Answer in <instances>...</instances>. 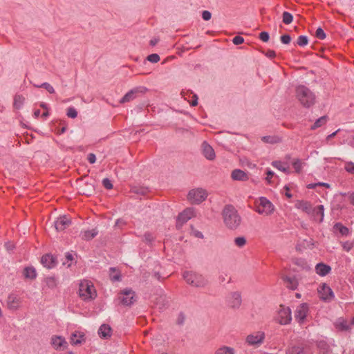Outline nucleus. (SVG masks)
Masks as SVG:
<instances>
[{
    "instance_id": "f8f14e48",
    "label": "nucleus",
    "mask_w": 354,
    "mask_h": 354,
    "mask_svg": "<svg viewBox=\"0 0 354 354\" xmlns=\"http://www.w3.org/2000/svg\"><path fill=\"white\" fill-rule=\"evenodd\" d=\"M194 216V211L192 208H187L179 214L176 220V227L180 229L183 224Z\"/></svg>"
},
{
    "instance_id": "37998d69",
    "label": "nucleus",
    "mask_w": 354,
    "mask_h": 354,
    "mask_svg": "<svg viewBox=\"0 0 354 354\" xmlns=\"http://www.w3.org/2000/svg\"><path fill=\"white\" fill-rule=\"evenodd\" d=\"M262 140L265 142H267V143H277V142H279V138L277 137H274V136H263L262 138Z\"/></svg>"
},
{
    "instance_id": "0eeeda50",
    "label": "nucleus",
    "mask_w": 354,
    "mask_h": 354,
    "mask_svg": "<svg viewBox=\"0 0 354 354\" xmlns=\"http://www.w3.org/2000/svg\"><path fill=\"white\" fill-rule=\"evenodd\" d=\"M256 211L259 214H270L274 211V206L272 203L265 197H261L257 202Z\"/></svg>"
},
{
    "instance_id": "58836bf2",
    "label": "nucleus",
    "mask_w": 354,
    "mask_h": 354,
    "mask_svg": "<svg viewBox=\"0 0 354 354\" xmlns=\"http://www.w3.org/2000/svg\"><path fill=\"white\" fill-rule=\"evenodd\" d=\"M110 278L113 281H119L121 280V274L120 272H118L115 274H112V272H115L117 271L115 268H110Z\"/></svg>"
},
{
    "instance_id": "c85d7f7f",
    "label": "nucleus",
    "mask_w": 354,
    "mask_h": 354,
    "mask_svg": "<svg viewBox=\"0 0 354 354\" xmlns=\"http://www.w3.org/2000/svg\"><path fill=\"white\" fill-rule=\"evenodd\" d=\"M333 229L335 231H338L342 236H348L349 234V229L341 223H336L333 226Z\"/></svg>"
},
{
    "instance_id": "b1692460",
    "label": "nucleus",
    "mask_w": 354,
    "mask_h": 354,
    "mask_svg": "<svg viewBox=\"0 0 354 354\" xmlns=\"http://www.w3.org/2000/svg\"><path fill=\"white\" fill-rule=\"evenodd\" d=\"M296 206L297 208L301 209L303 212L308 214H310V212L313 211L311 203L306 201H299L297 203Z\"/></svg>"
},
{
    "instance_id": "6e6552de",
    "label": "nucleus",
    "mask_w": 354,
    "mask_h": 354,
    "mask_svg": "<svg viewBox=\"0 0 354 354\" xmlns=\"http://www.w3.org/2000/svg\"><path fill=\"white\" fill-rule=\"evenodd\" d=\"M265 333L262 331H257L248 335L245 338V342L251 346L259 347L265 339Z\"/></svg>"
},
{
    "instance_id": "2f4dec72",
    "label": "nucleus",
    "mask_w": 354,
    "mask_h": 354,
    "mask_svg": "<svg viewBox=\"0 0 354 354\" xmlns=\"http://www.w3.org/2000/svg\"><path fill=\"white\" fill-rule=\"evenodd\" d=\"M131 192L137 195L145 196L148 192V189L144 187L133 186L131 188Z\"/></svg>"
},
{
    "instance_id": "f3484780",
    "label": "nucleus",
    "mask_w": 354,
    "mask_h": 354,
    "mask_svg": "<svg viewBox=\"0 0 354 354\" xmlns=\"http://www.w3.org/2000/svg\"><path fill=\"white\" fill-rule=\"evenodd\" d=\"M313 211L310 212V214L315 221H318L319 223L322 222L324 216V207L322 205H319L313 208Z\"/></svg>"
},
{
    "instance_id": "7ed1b4c3",
    "label": "nucleus",
    "mask_w": 354,
    "mask_h": 354,
    "mask_svg": "<svg viewBox=\"0 0 354 354\" xmlns=\"http://www.w3.org/2000/svg\"><path fill=\"white\" fill-rule=\"evenodd\" d=\"M183 276L186 282L192 286L203 288L207 284V280L201 274L192 271H185Z\"/></svg>"
},
{
    "instance_id": "a18cd8bd",
    "label": "nucleus",
    "mask_w": 354,
    "mask_h": 354,
    "mask_svg": "<svg viewBox=\"0 0 354 354\" xmlns=\"http://www.w3.org/2000/svg\"><path fill=\"white\" fill-rule=\"evenodd\" d=\"M234 243L236 245L238 246L239 248H242L245 245L246 239L243 236L236 237L234 239Z\"/></svg>"
},
{
    "instance_id": "4be33fe9",
    "label": "nucleus",
    "mask_w": 354,
    "mask_h": 354,
    "mask_svg": "<svg viewBox=\"0 0 354 354\" xmlns=\"http://www.w3.org/2000/svg\"><path fill=\"white\" fill-rule=\"evenodd\" d=\"M111 328L108 324H102L98 330V334L100 337L104 339H108L111 336Z\"/></svg>"
},
{
    "instance_id": "680f3d73",
    "label": "nucleus",
    "mask_w": 354,
    "mask_h": 354,
    "mask_svg": "<svg viewBox=\"0 0 354 354\" xmlns=\"http://www.w3.org/2000/svg\"><path fill=\"white\" fill-rule=\"evenodd\" d=\"M87 160L91 164H93L96 161V156L94 153H90L88 155Z\"/></svg>"
},
{
    "instance_id": "5fc2aeb1",
    "label": "nucleus",
    "mask_w": 354,
    "mask_h": 354,
    "mask_svg": "<svg viewBox=\"0 0 354 354\" xmlns=\"http://www.w3.org/2000/svg\"><path fill=\"white\" fill-rule=\"evenodd\" d=\"M281 41L284 44H288L291 41V37L289 35H283L280 37Z\"/></svg>"
},
{
    "instance_id": "412c9836",
    "label": "nucleus",
    "mask_w": 354,
    "mask_h": 354,
    "mask_svg": "<svg viewBox=\"0 0 354 354\" xmlns=\"http://www.w3.org/2000/svg\"><path fill=\"white\" fill-rule=\"evenodd\" d=\"M330 270L331 268L323 263H319L315 266L316 273L322 277L327 275Z\"/></svg>"
},
{
    "instance_id": "9b49d317",
    "label": "nucleus",
    "mask_w": 354,
    "mask_h": 354,
    "mask_svg": "<svg viewBox=\"0 0 354 354\" xmlns=\"http://www.w3.org/2000/svg\"><path fill=\"white\" fill-rule=\"evenodd\" d=\"M308 306L306 303L301 304L297 307V309L295 311V318L300 325L304 323L308 313Z\"/></svg>"
},
{
    "instance_id": "c756f323",
    "label": "nucleus",
    "mask_w": 354,
    "mask_h": 354,
    "mask_svg": "<svg viewBox=\"0 0 354 354\" xmlns=\"http://www.w3.org/2000/svg\"><path fill=\"white\" fill-rule=\"evenodd\" d=\"M286 354H306L305 348L301 346H293L287 350Z\"/></svg>"
},
{
    "instance_id": "49530a36",
    "label": "nucleus",
    "mask_w": 354,
    "mask_h": 354,
    "mask_svg": "<svg viewBox=\"0 0 354 354\" xmlns=\"http://www.w3.org/2000/svg\"><path fill=\"white\" fill-rule=\"evenodd\" d=\"M160 56L156 53H153L147 57V59L151 63H157L160 61Z\"/></svg>"
},
{
    "instance_id": "ddd939ff",
    "label": "nucleus",
    "mask_w": 354,
    "mask_h": 354,
    "mask_svg": "<svg viewBox=\"0 0 354 354\" xmlns=\"http://www.w3.org/2000/svg\"><path fill=\"white\" fill-rule=\"evenodd\" d=\"M318 290L321 298L324 301H330L335 297L332 289L326 283L320 285Z\"/></svg>"
},
{
    "instance_id": "f257e3e1",
    "label": "nucleus",
    "mask_w": 354,
    "mask_h": 354,
    "mask_svg": "<svg viewBox=\"0 0 354 354\" xmlns=\"http://www.w3.org/2000/svg\"><path fill=\"white\" fill-rule=\"evenodd\" d=\"M225 225L230 230L237 229L241 223V217L232 205H226L222 210Z\"/></svg>"
},
{
    "instance_id": "4468645a",
    "label": "nucleus",
    "mask_w": 354,
    "mask_h": 354,
    "mask_svg": "<svg viewBox=\"0 0 354 354\" xmlns=\"http://www.w3.org/2000/svg\"><path fill=\"white\" fill-rule=\"evenodd\" d=\"M241 301V293L239 292H231L227 299L228 305L232 308H239Z\"/></svg>"
},
{
    "instance_id": "9d476101",
    "label": "nucleus",
    "mask_w": 354,
    "mask_h": 354,
    "mask_svg": "<svg viewBox=\"0 0 354 354\" xmlns=\"http://www.w3.org/2000/svg\"><path fill=\"white\" fill-rule=\"evenodd\" d=\"M147 91V88L145 86H138L136 87L128 93H127L124 97L120 100V103H125L133 100V99L139 97L140 95L144 94Z\"/></svg>"
},
{
    "instance_id": "dca6fc26",
    "label": "nucleus",
    "mask_w": 354,
    "mask_h": 354,
    "mask_svg": "<svg viewBox=\"0 0 354 354\" xmlns=\"http://www.w3.org/2000/svg\"><path fill=\"white\" fill-rule=\"evenodd\" d=\"M41 263L44 267L50 269L56 266L57 259L50 254H46L41 257Z\"/></svg>"
},
{
    "instance_id": "de8ad7c7",
    "label": "nucleus",
    "mask_w": 354,
    "mask_h": 354,
    "mask_svg": "<svg viewBox=\"0 0 354 354\" xmlns=\"http://www.w3.org/2000/svg\"><path fill=\"white\" fill-rule=\"evenodd\" d=\"M66 115L68 118H75L77 116V111L73 107H69L67 109Z\"/></svg>"
},
{
    "instance_id": "0e129e2a",
    "label": "nucleus",
    "mask_w": 354,
    "mask_h": 354,
    "mask_svg": "<svg viewBox=\"0 0 354 354\" xmlns=\"http://www.w3.org/2000/svg\"><path fill=\"white\" fill-rule=\"evenodd\" d=\"M193 97H194V100L192 101L190 104L192 106H195L198 104V97H197L196 95H194Z\"/></svg>"
},
{
    "instance_id": "423d86ee",
    "label": "nucleus",
    "mask_w": 354,
    "mask_h": 354,
    "mask_svg": "<svg viewBox=\"0 0 354 354\" xmlns=\"http://www.w3.org/2000/svg\"><path fill=\"white\" fill-rule=\"evenodd\" d=\"M280 308L278 310L277 316V321L281 325L289 324L292 321V313L289 307H286L284 305H280Z\"/></svg>"
},
{
    "instance_id": "aec40b11",
    "label": "nucleus",
    "mask_w": 354,
    "mask_h": 354,
    "mask_svg": "<svg viewBox=\"0 0 354 354\" xmlns=\"http://www.w3.org/2000/svg\"><path fill=\"white\" fill-rule=\"evenodd\" d=\"M231 176L234 180L246 181L248 180V174L241 169H234L232 171Z\"/></svg>"
},
{
    "instance_id": "bf43d9fd",
    "label": "nucleus",
    "mask_w": 354,
    "mask_h": 354,
    "mask_svg": "<svg viewBox=\"0 0 354 354\" xmlns=\"http://www.w3.org/2000/svg\"><path fill=\"white\" fill-rule=\"evenodd\" d=\"M59 124H62L63 126H62V127L61 129H57V133L58 135H61V134L64 133L66 131V125L64 121H61L59 122Z\"/></svg>"
},
{
    "instance_id": "4c0bfd02",
    "label": "nucleus",
    "mask_w": 354,
    "mask_h": 354,
    "mask_svg": "<svg viewBox=\"0 0 354 354\" xmlns=\"http://www.w3.org/2000/svg\"><path fill=\"white\" fill-rule=\"evenodd\" d=\"M282 21L285 24H290L293 21V16L288 12H283L282 15Z\"/></svg>"
},
{
    "instance_id": "e433bc0d",
    "label": "nucleus",
    "mask_w": 354,
    "mask_h": 354,
    "mask_svg": "<svg viewBox=\"0 0 354 354\" xmlns=\"http://www.w3.org/2000/svg\"><path fill=\"white\" fill-rule=\"evenodd\" d=\"M292 165L295 169L296 173L299 174L302 170V165L303 162L300 159H295L293 160Z\"/></svg>"
},
{
    "instance_id": "cd10ccee",
    "label": "nucleus",
    "mask_w": 354,
    "mask_h": 354,
    "mask_svg": "<svg viewBox=\"0 0 354 354\" xmlns=\"http://www.w3.org/2000/svg\"><path fill=\"white\" fill-rule=\"evenodd\" d=\"M19 299L14 295H10L8 297V306L10 309H17L18 307Z\"/></svg>"
},
{
    "instance_id": "774afa93",
    "label": "nucleus",
    "mask_w": 354,
    "mask_h": 354,
    "mask_svg": "<svg viewBox=\"0 0 354 354\" xmlns=\"http://www.w3.org/2000/svg\"><path fill=\"white\" fill-rule=\"evenodd\" d=\"M5 246L8 250H12L13 249V245L11 243H6Z\"/></svg>"
},
{
    "instance_id": "e2e57ef3",
    "label": "nucleus",
    "mask_w": 354,
    "mask_h": 354,
    "mask_svg": "<svg viewBox=\"0 0 354 354\" xmlns=\"http://www.w3.org/2000/svg\"><path fill=\"white\" fill-rule=\"evenodd\" d=\"M266 55L269 58H274L276 57V53L272 50H268Z\"/></svg>"
},
{
    "instance_id": "4d7b16f0",
    "label": "nucleus",
    "mask_w": 354,
    "mask_h": 354,
    "mask_svg": "<svg viewBox=\"0 0 354 354\" xmlns=\"http://www.w3.org/2000/svg\"><path fill=\"white\" fill-rule=\"evenodd\" d=\"M266 174L267 176L266 178V180L268 183L270 184L271 183V178L274 176V173L272 171L268 169L266 171Z\"/></svg>"
},
{
    "instance_id": "f704fd0d",
    "label": "nucleus",
    "mask_w": 354,
    "mask_h": 354,
    "mask_svg": "<svg viewBox=\"0 0 354 354\" xmlns=\"http://www.w3.org/2000/svg\"><path fill=\"white\" fill-rule=\"evenodd\" d=\"M216 354H234V350L231 347L222 346L216 351Z\"/></svg>"
},
{
    "instance_id": "3c124183",
    "label": "nucleus",
    "mask_w": 354,
    "mask_h": 354,
    "mask_svg": "<svg viewBox=\"0 0 354 354\" xmlns=\"http://www.w3.org/2000/svg\"><path fill=\"white\" fill-rule=\"evenodd\" d=\"M185 321V315L183 313H180L178 315L177 319H176V324L179 326H182L184 324Z\"/></svg>"
},
{
    "instance_id": "69168bd1",
    "label": "nucleus",
    "mask_w": 354,
    "mask_h": 354,
    "mask_svg": "<svg viewBox=\"0 0 354 354\" xmlns=\"http://www.w3.org/2000/svg\"><path fill=\"white\" fill-rule=\"evenodd\" d=\"M348 195L351 204L354 206V193H348Z\"/></svg>"
},
{
    "instance_id": "864d4df0",
    "label": "nucleus",
    "mask_w": 354,
    "mask_h": 354,
    "mask_svg": "<svg viewBox=\"0 0 354 354\" xmlns=\"http://www.w3.org/2000/svg\"><path fill=\"white\" fill-rule=\"evenodd\" d=\"M259 39L264 42L268 41L270 39L269 33L266 31L261 32L259 34Z\"/></svg>"
},
{
    "instance_id": "052dcab7",
    "label": "nucleus",
    "mask_w": 354,
    "mask_h": 354,
    "mask_svg": "<svg viewBox=\"0 0 354 354\" xmlns=\"http://www.w3.org/2000/svg\"><path fill=\"white\" fill-rule=\"evenodd\" d=\"M346 171L354 174V163L349 162L345 167Z\"/></svg>"
},
{
    "instance_id": "473e14b6",
    "label": "nucleus",
    "mask_w": 354,
    "mask_h": 354,
    "mask_svg": "<svg viewBox=\"0 0 354 354\" xmlns=\"http://www.w3.org/2000/svg\"><path fill=\"white\" fill-rule=\"evenodd\" d=\"M272 165L274 168H276V169H279V170H280V171H283L284 173H286V174H289L290 173L289 168L288 167L284 166V164L282 163L281 161H277V160L272 161Z\"/></svg>"
},
{
    "instance_id": "c9c22d12",
    "label": "nucleus",
    "mask_w": 354,
    "mask_h": 354,
    "mask_svg": "<svg viewBox=\"0 0 354 354\" xmlns=\"http://www.w3.org/2000/svg\"><path fill=\"white\" fill-rule=\"evenodd\" d=\"M327 121V117L326 116H322L317 119L315 122L313 124V125L311 127L312 130H315V129L322 127L324 125Z\"/></svg>"
},
{
    "instance_id": "1a4fd4ad",
    "label": "nucleus",
    "mask_w": 354,
    "mask_h": 354,
    "mask_svg": "<svg viewBox=\"0 0 354 354\" xmlns=\"http://www.w3.org/2000/svg\"><path fill=\"white\" fill-rule=\"evenodd\" d=\"M207 198V193L205 189L198 188L189 192L187 195L188 200L192 203L199 204L204 201Z\"/></svg>"
},
{
    "instance_id": "6e6d98bb",
    "label": "nucleus",
    "mask_w": 354,
    "mask_h": 354,
    "mask_svg": "<svg viewBox=\"0 0 354 354\" xmlns=\"http://www.w3.org/2000/svg\"><path fill=\"white\" fill-rule=\"evenodd\" d=\"M232 42L235 45H239L244 42V39L243 37H241L239 35L235 36L232 39Z\"/></svg>"
},
{
    "instance_id": "20e7f679",
    "label": "nucleus",
    "mask_w": 354,
    "mask_h": 354,
    "mask_svg": "<svg viewBox=\"0 0 354 354\" xmlns=\"http://www.w3.org/2000/svg\"><path fill=\"white\" fill-rule=\"evenodd\" d=\"M80 296L84 300H91L97 296L96 291L92 283L84 281L80 283L79 288Z\"/></svg>"
},
{
    "instance_id": "c03bdc74",
    "label": "nucleus",
    "mask_w": 354,
    "mask_h": 354,
    "mask_svg": "<svg viewBox=\"0 0 354 354\" xmlns=\"http://www.w3.org/2000/svg\"><path fill=\"white\" fill-rule=\"evenodd\" d=\"M308 43V39L307 36L300 35L297 41V44L300 46H305Z\"/></svg>"
},
{
    "instance_id": "09e8293b",
    "label": "nucleus",
    "mask_w": 354,
    "mask_h": 354,
    "mask_svg": "<svg viewBox=\"0 0 354 354\" xmlns=\"http://www.w3.org/2000/svg\"><path fill=\"white\" fill-rule=\"evenodd\" d=\"M315 36L319 39H324L326 38V35L324 32V30L322 28H318L315 32Z\"/></svg>"
},
{
    "instance_id": "39448f33",
    "label": "nucleus",
    "mask_w": 354,
    "mask_h": 354,
    "mask_svg": "<svg viewBox=\"0 0 354 354\" xmlns=\"http://www.w3.org/2000/svg\"><path fill=\"white\" fill-rule=\"evenodd\" d=\"M118 299L122 305L129 306L136 301V293L130 288L124 289L119 293Z\"/></svg>"
},
{
    "instance_id": "a19ab883",
    "label": "nucleus",
    "mask_w": 354,
    "mask_h": 354,
    "mask_svg": "<svg viewBox=\"0 0 354 354\" xmlns=\"http://www.w3.org/2000/svg\"><path fill=\"white\" fill-rule=\"evenodd\" d=\"M155 239V237L150 232H146L144 234L143 241L148 245H151Z\"/></svg>"
},
{
    "instance_id": "6ab92c4d",
    "label": "nucleus",
    "mask_w": 354,
    "mask_h": 354,
    "mask_svg": "<svg viewBox=\"0 0 354 354\" xmlns=\"http://www.w3.org/2000/svg\"><path fill=\"white\" fill-rule=\"evenodd\" d=\"M80 192L86 196H91L95 192V186L92 183L86 182L80 187Z\"/></svg>"
},
{
    "instance_id": "a878e982",
    "label": "nucleus",
    "mask_w": 354,
    "mask_h": 354,
    "mask_svg": "<svg viewBox=\"0 0 354 354\" xmlns=\"http://www.w3.org/2000/svg\"><path fill=\"white\" fill-rule=\"evenodd\" d=\"M85 341L84 334L81 332H75L72 333L71 336V343L73 345L81 344Z\"/></svg>"
},
{
    "instance_id": "13d9d810",
    "label": "nucleus",
    "mask_w": 354,
    "mask_h": 354,
    "mask_svg": "<svg viewBox=\"0 0 354 354\" xmlns=\"http://www.w3.org/2000/svg\"><path fill=\"white\" fill-rule=\"evenodd\" d=\"M202 17L205 21H208L212 17V14L209 11L204 10L202 13Z\"/></svg>"
},
{
    "instance_id": "7c9ffc66",
    "label": "nucleus",
    "mask_w": 354,
    "mask_h": 354,
    "mask_svg": "<svg viewBox=\"0 0 354 354\" xmlns=\"http://www.w3.org/2000/svg\"><path fill=\"white\" fill-rule=\"evenodd\" d=\"M98 231L96 229L84 231L82 234V239L89 241L97 236Z\"/></svg>"
},
{
    "instance_id": "f03ea898",
    "label": "nucleus",
    "mask_w": 354,
    "mask_h": 354,
    "mask_svg": "<svg viewBox=\"0 0 354 354\" xmlns=\"http://www.w3.org/2000/svg\"><path fill=\"white\" fill-rule=\"evenodd\" d=\"M296 96L304 107L309 108L315 104V94L308 87L304 85L297 87Z\"/></svg>"
},
{
    "instance_id": "2eb2a0df",
    "label": "nucleus",
    "mask_w": 354,
    "mask_h": 354,
    "mask_svg": "<svg viewBox=\"0 0 354 354\" xmlns=\"http://www.w3.org/2000/svg\"><path fill=\"white\" fill-rule=\"evenodd\" d=\"M71 223V221L66 216H62L54 222V225L57 231H62L68 227Z\"/></svg>"
},
{
    "instance_id": "603ef678",
    "label": "nucleus",
    "mask_w": 354,
    "mask_h": 354,
    "mask_svg": "<svg viewBox=\"0 0 354 354\" xmlns=\"http://www.w3.org/2000/svg\"><path fill=\"white\" fill-rule=\"evenodd\" d=\"M102 185L107 189H111L113 188V184L111 181L107 178H105L102 180Z\"/></svg>"
},
{
    "instance_id": "a211bd4d",
    "label": "nucleus",
    "mask_w": 354,
    "mask_h": 354,
    "mask_svg": "<svg viewBox=\"0 0 354 354\" xmlns=\"http://www.w3.org/2000/svg\"><path fill=\"white\" fill-rule=\"evenodd\" d=\"M202 147L205 157L210 160H214L215 158V152L213 148L207 142H203Z\"/></svg>"
},
{
    "instance_id": "8fccbe9b",
    "label": "nucleus",
    "mask_w": 354,
    "mask_h": 354,
    "mask_svg": "<svg viewBox=\"0 0 354 354\" xmlns=\"http://www.w3.org/2000/svg\"><path fill=\"white\" fill-rule=\"evenodd\" d=\"M342 245L345 251L349 252L353 248L354 243L351 241H346L342 243Z\"/></svg>"
},
{
    "instance_id": "bb28decb",
    "label": "nucleus",
    "mask_w": 354,
    "mask_h": 354,
    "mask_svg": "<svg viewBox=\"0 0 354 354\" xmlns=\"http://www.w3.org/2000/svg\"><path fill=\"white\" fill-rule=\"evenodd\" d=\"M24 276L26 279L33 280L37 277V272L33 267H26L24 269Z\"/></svg>"
},
{
    "instance_id": "ea45409f",
    "label": "nucleus",
    "mask_w": 354,
    "mask_h": 354,
    "mask_svg": "<svg viewBox=\"0 0 354 354\" xmlns=\"http://www.w3.org/2000/svg\"><path fill=\"white\" fill-rule=\"evenodd\" d=\"M35 87H37V88H45L49 93H55V89L48 82H44L43 84H41V85H36L35 84L34 85Z\"/></svg>"
},
{
    "instance_id": "5701e85b",
    "label": "nucleus",
    "mask_w": 354,
    "mask_h": 354,
    "mask_svg": "<svg viewBox=\"0 0 354 354\" xmlns=\"http://www.w3.org/2000/svg\"><path fill=\"white\" fill-rule=\"evenodd\" d=\"M51 344L55 349H61L62 347L66 346L67 342L61 336H53L51 339Z\"/></svg>"
},
{
    "instance_id": "393cba45",
    "label": "nucleus",
    "mask_w": 354,
    "mask_h": 354,
    "mask_svg": "<svg viewBox=\"0 0 354 354\" xmlns=\"http://www.w3.org/2000/svg\"><path fill=\"white\" fill-rule=\"evenodd\" d=\"M284 283L286 284L287 288L295 290L297 288L298 281L295 277L284 276L282 277Z\"/></svg>"
},
{
    "instance_id": "72a5a7b5",
    "label": "nucleus",
    "mask_w": 354,
    "mask_h": 354,
    "mask_svg": "<svg viewBox=\"0 0 354 354\" xmlns=\"http://www.w3.org/2000/svg\"><path fill=\"white\" fill-rule=\"evenodd\" d=\"M24 100H25V98L23 95H16L14 97V103H13L14 107L17 109H19L22 106V105L24 102Z\"/></svg>"
},
{
    "instance_id": "338daca9",
    "label": "nucleus",
    "mask_w": 354,
    "mask_h": 354,
    "mask_svg": "<svg viewBox=\"0 0 354 354\" xmlns=\"http://www.w3.org/2000/svg\"><path fill=\"white\" fill-rule=\"evenodd\" d=\"M66 259L67 261H73V255L71 253L67 252L66 254Z\"/></svg>"
},
{
    "instance_id": "79ce46f5",
    "label": "nucleus",
    "mask_w": 354,
    "mask_h": 354,
    "mask_svg": "<svg viewBox=\"0 0 354 354\" xmlns=\"http://www.w3.org/2000/svg\"><path fill=\"white\" fill-rule=\"evenodd\" d=\"M46 283L48 288H54L57 286L56 279L53 277H49L46 279Z\"/></svg>"
}]
</instances>
